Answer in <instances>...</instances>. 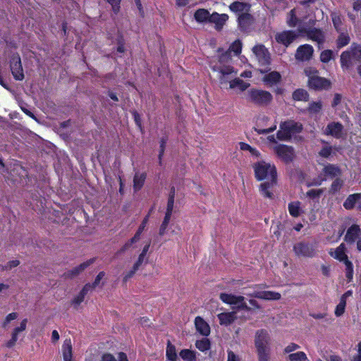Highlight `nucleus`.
Here are the masks:
<instances>
[{
	"mask_svg": "<svg viewBox=\"0 0 361 361\" xmlns=\"http://www.w3.org/2000/svg\"><path fill=\"white\" fill-rule=\"evenodd\" d=\"M179 355L185 361L196 360V353L189 349L182 350L180 352Z\"/></svg>",
	"mask_w": 361,
	"mask_h": 361,
	"instance_id": "37",
	"label": "nucleus"
},
{
	"mask_svg": "<svg viewBox=\"0 0 361 361\" xmlns=\"http://www.w3.org/2000/svg\"><path fill=\"white\" fill-rule=\"evenodd\" d=\"M259 71L264 74L262 80L267 86L271 87L281 81V75L277 71H271L267 73V70L266 68H260Z\"/></svg>",
	"mask_w": 361,
	"mask_h": 361,
	"instance_id": "19",
	"label": "nucleus"
},
{
	"mask_svg": "<svg viewBox=\"0 0 361 361\" xmlns=\"http://www.w3.org/2000/svg\"><path fill=\"white\" fill-rule=\"evenodd\" d=\"M334 58V52L331 50H324L320 54V61L323 63H328Z\"/></svg>",
	"mask_w": 361,
	"mask_h": 361,
	"instance_id": "43",
	"label": "nucleus"
},
{
	"mask_svg": "<svg viewBox=\"0 0 361 361\" xmlns=\"http://www.w3.org/2000/svg\"><path fill=\"white\" fill-rule=\"evenodd\" d=\"M91 290V284H86L82 290L74 298L73 303L78 306L85 299L86 294Z\"/></svg>",
	"mask_w": 361,
	"mask_h": 361,
	"instance_id": "33",
	"label": "nucleus"
},
{
	"mask_svg": "<svg viewBox=\"0 0 361 361\" xmlns=\"http://www.w3.org/2000/svg\"><path fill=\"white\" fill-rule=\"evenodd\" d=\"M300 348V346L295 343L288 344L284 349V352L290 354L291 353L297 350Z\"/></svg>",
	"mask_w": 361,
	"mask_h": 361,
	"instance_id": "58",
	"label": "nucleus"
},
{
	"mask_svg": "<svg viewBox=\"0 0 361 361\" xmlns=\"http://www.w3.org/2000/svg\"><path fill=\"white\" fill-rule=\"evenodd\" d=\"M105 274L104 272H100L98 274L97 277L94 279V283L91 285V290L98 286L100 283L101 280L104 277Z\"/></svg>",
	"mask_w": 361,
	"mask_h": 361,
	"instance_id": "59",
	"label": "nucleus"
},
{
	"mask_svg": "<svg viewBox=\"0 0 361 361\" xmlns=\"http://www.w3.org/2000/svg\"><path fill=\"white\" fill-rule=\"evenodd\" d=\"M288 208L290 214L293 217H298L303 212L301 203L298 201L290 202Z\"/></svg>",
	"mask_w": 361,
	"mask_h": 361,
	"instance_id": "31",
	"label": "nucleus"
},
{
	"mask_svg": "<svg viewBox=\"0 0 361 361\" xmlns=\"http://www.w3.org/2000/svg\"><path fill=\"white\" fill-rule=\"evenodd\" d=\"M239 146L241 150L249 152L250 154L254 157L258 158L261 155L260 152L256 148L251 147L250 145L245 142H240Z\"/></svg>",
	"mask_w": 361,
	"mask_h": 361,
	"instance_id": "38",
	"label": "nucleus"
},
{
	"mask_svg": "<svg viewBox=\"0 0 361 361\" xmlns=\"http://www.w3.org/2000/svg\"><path fill=\"white\" fill-rule=\"evenodd\" d=\"M226 361H240V358L238 355L235 354L232 350H228Z\"/></svg>",
	"mask_w": 361,
	"mask_h": 361,
	"instance_id": "56",
	"label": "nucleus"
},
{
	"mask_svg": "<svg viewBox=\"0 0 361 361\" xmlns=\"http://www.w3.org/2000/svg\"><path fill=\"white\" fill-rule=\"evenodd\" d=\"M343 184V182L342 180L338 178L336 179L331 185V190L334 192L338 191L341 188Z\"/></svg>",
	"mask_w": 361,
	"mask_h": 361,
	"instance_id": "54",
	"label": "nucleus"
},
{
	"mask_svg": "<svg viewBox=\"0 0 361 361\" xmlns=\"http://www.w3.org/2000/svg\"><path fill=\"white\" fill-rule=\"evenodd\" d=\"M212 69L218 73V78L221 85L229 84L230 89H237L241 92L245 91L250 86V83L235 78L237 72L230 65L210 64Z\"/></svg>",
	"mask_w": 361,
	"mask_h": 361,
	"instance_id": "2",
	"label": "nucleus"
},
{
	"mask_svg": "<svg viewBox=\"0 0 361 361\" xmlns=\"http://www.w3.org/2000/svg\"><path fill=\"white\" fill-rule=\"evenodd\" d=\"M92 263V261H87L85 262H83L80 264L79 266H77L74 267L71 271V276H75L79 274L80 272L84 271L90 264Z\"/></svg>",
	"mask_w": 361,
	"mask_h": 361,
	"instance_id": "44",
	"label": "nucleus"
},
{
	"mask_svg": "<svg viewBox=\"0 0 361 361\" xmlns=\"http://www.w3.org/2000/svg\"><path fill=\"white\" fill-rule=\"evenodd\" d=\"M323 133L326 135H330L335 138H341L344 135V129L341 123L333 121L326 126Z\"/></svg>",
	"mask_w": 361,
	"mask_h": 361,
	"instance_id": "16",
	"label": "nucleus"
},
{
	"mask_svg": "<svg viewBox=\"0 0 361 361\" xmlns=\"http://www.w3.org/2000/svg\"><path fill=\"white\" fill-rule=\"evenodd\" d=\"M209 12L204 8L198 9L194 14L195 19L199 23L209 21Z\"/></svg>",
	"mask_w": 361,
	"mask_h": 361,
	"instance_id": "34",
	"label": "nucleus"
},
{
	"mask_svg": "<svg viewBox=\"0 0 361 361\" xmlns=\"http://www.w3.org/2000/svg\"><path fill=\"white\" fill-rule=\"evenodd\" d=\"M303 20V15L300 8L293 9L287 17V24L290 27H295Z\"/></svg>",
	"mask_w": 361,
	"mask_h": 361,
	"instance_id": "22",
	"label": "nucleus"
},
{
	"mask_svg": "<svg viewBox=\"0 0 361 361\" xmlns=\"http://www.w3.org/2000/svg\"><path fill=\"white\" fill-rule=\"evenodd\" d=\"M18 317V314L17 312L9 313L6 316L5 319H4L2 322V326L4 328H7L11 322L17 319Z\"/></svg>",
	"mask_w": 361,
	"mask_h": 361,
	"instance_id": "45",
	"label": "nucleus"
},
{
	"mask_svg": "<svg viewBox=\"0 0 361 361\" xmlns=\"http://www.w3.org/2000/svg\"><path fill=\"white\" fill-rule=\"evenodd\" d=\"M11 70L13 77L16 80H22L24 78L21 61L18 55H15L13 56L11 61Z\"/></svg>",
	"mask_w": 361,
	"mask_h": 361,
	"instance_id": "20",
	"label": "nucleus"
},
{
	"mask_svg": "<svg viewBox=\"0 0 361 361\" xmlns=\"http://www.w3.org/2000/svg\"><path fill=\"white\" fill-rule=\"evenodd\" d=\"M107 2L111 6L114 12H118L119 10V5L121 0H106Z\"/></svg>",
	"mask_w": 361,
	"mask_h": 361,
	"instance_id": "61",
	"label": "nucleus"
},
{
	"mask_svg": "<svg viewBox=\"0 0 361 361\" xmlns=\"http://www.w3.org/2000/svg\"><path fill=\"white\" fill-rule=\"evenodd\" d=\"M331 151L332 149L331 147L325 146L321 149L319 154L323 157H328L331 155Z\"/></svg>",
	"mask_w": 361,
	"mask_h": 361,
	"instance_id": "60",
	"label": "nucleus"
},
{
	"mask_svg": "<svg viewBox=\"0 0 361 361\" xmlns=\"http://www.w3.org/2000/svg\"><path fill=\"white\" fill-rule=\"evenodd\" d=\"M229 8L231 11L238 13V16L239 14L248 12L250 9L248 4L238 1L231 4Z\"/></svg>",
	"mask_w": 361,
	"mask_h": 361,
	"instance_id": "30",
	"label": "nucleus"
},
{
	"mask_svg": "<svg viewBox=\"0 0 361 361\" xmlns=\"http://www.w3.org/2000/svg\"><path fill=\"white\" fill-rule=\"evenodd\" d=\"M247 99L259 105H266L272 100L271 94L263 90L251 89L247 92Z\"/></svg>",
	"mask_w": 361,
	"mask_h": 361,
	"instance_id": "7",
	"label": "nucleus"
},
{
	"mask_svg": "<svg viewBox=\"0 0 361 361\" xmlns=\"http://www.w3.org/2000/svg\"><path fill=\"white\" fill-rule=\"evenodd\" d=\"M221 325L228 326L232 324L236 319L235 312H222L217 315Z\"/></svg>",
	"mask_w": 361,
	"mask_h": 361,
	"instance_id": "28",
	"label": "nucleus"
},
{
	"mask_svg": "<svg viewBox=\"0 0 361 361\" xmlns=\"http://www.w3.org/2000/svg\"><path fill=\"white\" fill-rule=\"evenodd\" d=\"M252 53L255 56L259 66H266L270 63V55L268 50L262 44H257L252 48Z\"/></svg>",
	"mask_w": 361,
	"mask_h": 361,
	"instance_id": "14",
	"label": "nucleus"
},
{
	"mask_svg": "<svg viewBox=\"0 0 361 361\" xmlns=\"http://www.w3.org/2000/svg\"><path fill=\"white\" fill-rule=\"evenodd\" d=\"M276 129V123L273 124L271 127H269L268 128H259L258 126H257V127L255 128V130L259 135L267 134V133H271V132L274 131Z\"/></svg>",
	"mask_w": 361,
	"mask_h": 361,
	"instance_id": "51",
	"label": "nucleus"
},
{
	"mask_svg": "<svg viewBox=\"0 0 361 361\" xmlns=\"http://www.w3.org/2000/svg\"><path fill=\"white\" fill-rule=\"evenodd\" d=\"M264 143L269 147L270 149L271 146H276L278 145L276 142V139L274 135L267 136L264 140Z\"/></svg>",
	"mask_w": 361,
	"mask_h": 361,
	"instance_id": "55",
	"label": "nucleus"
},
{
	"mask_svg": "<svg viewBox=\"0 0 361 361\" xmlns=\"http://www.w3.org/2000/svg\"><path fill=\"white\" fill-rule=\"evenodd\" d=\"M332 21H333V23L334 25V27H336V29L337 30H341V25L342 24V18L341 17L336 14V13H333L332 16Z\"/></svg>",
	"mask_w": 361,
	"mask_h": 361,
	"instance_id": "52",
	"label": "nucleus"
},
{
	"mask_svg": "<svg viewBox=\"0 0 361 361\" xmlns=\"http://www.w3.org/2000/svg\"><path fill=\"white\" fill-rule=\"evenodd\" d=\"M195 324L197 331L203 336H208L210 333L209 324L200 317L195 319Z\"/></svg>",
	"mask_w": 361,
	"mask_h": 361,
	"instance_id": "26",
	"label": "nucleus"
},
{
	"mask_svg": "<svg viewBox=\"0 0 361 361\" xmlns=\"http://www.w3.org/2000/svg\"><path fill=\"white\" fill-rule=\"evenodd\" d=\"M101 361H116L115 357L111 354H104Z\"/></svg>",
	"mask_w": 361,
	"mask_h": 361,
	"instance_id": "64",
	"label": "nucleus"
},
{
	"mask_svg": "<svg viewBox=\"0 0 361 361\" xmlns=\"http://www.w3.org/2000/svg\"><path fill=\"white\" fill-rule=\"evenodd\" d=\"M171 216V214H169L167 213L165 214L164 221H163V222L160 226V228H159V235H164L166 230L167 228V226L169 225V223L170 221Z\"/></svg>",
	"mask_w": 361,
	"mask_h": 361,
	"instance_id": "48",
	"label": "nucleus"
},
{
	"mask_svg": "<svg viewBox=\"0 0 361 361\" xmlns=\"http://www.w3.org/2000/svg\"><path fill=\"white\" fill-rule=\"evenodd\" d=\"M173 204H174V197H173V195H172L169 198L166 213L172 214V212H173Z\"/></svg>",
	"mask_w": 361,
	"mask_h": 361,
	"instance_id": "57",
	"label": "nucleus"
},
{
	"mask_svg": "<svg viewBox=\"0 0 361 361\" xmlns=\"http://www.w3.org/2000/svg\"><path fill=\"white\" fill-rule=\"evenodd\" d=\"M242 44L240 41H235L230 47L228 51L222 55L218 61H212L211 64L220 65L221 61L223 65H228V61L231 58V53L233 52L235 55H238L241 52Z\"/></svg>",
	"mask_w": 361,
	"mask_h": 361,
	"instance_id": "17",
	"label": "nucleus"
},
{
	"mask_svg": "<svg viewBox=\"0 0 361 361\" xmlns=\"http://www.w3.org/2000/svg\"><path fill=\"white\" fill-rule=\"evenodd\" d=\"M360 234V229L357 225H352L348 230L345 236V240L348 243H354Z\"/></svg>",
	"mask_w": 361,
	"mask_h": 361,
	"instance_id": "27",
	"label": "nucleus"
},
{
	"mask_svg": "<svg viewBox=\"0 0 361 361\" xmlns=\"http://www.w3.org/2000/svg\"><path fill=\"white\" fill-rule=\"evenodd\" d=\"M350 42V37L347 34L342 33L338 38L337 45L338 47H343L347 45Z\"/></svg>",
	"mask_w": 361,
	"mask_h": 361,
	"instance_id": "49",
	"label": "nucleus"
},
{
	"mask_svg": "<svg viewBox=\"0 0 361 361\" xmlns=\"http://www.w3.org/2000/svg\"><path fill=\"white\" fill-rule=\"evenodd\" d=\"M166 357L170 361H176L177 359L176 350L173 345H172L169 341L168 342L167 348H166Z\"/></svg>",
	"mask_w": 361,
	"mask_h": 361,
	"instance_id": "40",
	"label": "nucleus"
},
{
	"mask_svg": "<svg viewBox=\"0 0 361 361\" xmlns=\"http://www.w3.org/2000/svg\"><path fill=\"white\" fill-rule=\"evenodd\" d=\"M146 175L145 173H136L133 179V188L135 190H139L143 186Z\"/></svg>",
	"mask_w": 361,
	"mask_h": 361,
	"instance_id": "35",
	"label": "nucleus"
},
{
	"mask_svg": "<svg viewBox=\"0 0 361 361\" xmlns=\"http://www.w3.org/2000/svg\"><path fill=\"white\" fill-rule=\"evenodd\" d=\"M259 361H269V349L257 350Z\"/></svg>",
	"mask_w": 361,
	"mask_h": 361,
	"instance_id": "53",
	"label": "nucleus"
},
{
	"mask_svg": "<svg viewBox=\"0 0 361 361\" xmlns=\"http://www.w3.org/2000/svg\"><path fill=\"white\" fill-rule=\"evenodd\" d=\"M293 250L300 257H313L316 254V247L311 243H298L294 245Z\"/></svg>",
	"mask_w": 361,
	"mask_h": 361,
	"instance_id": "12",
	"label": "nucleus"
},
{
	"mask_svg": "<svg viewBox=\"0 0 361 361\" xmlns=\"http://www.w3.org/2000/svg\"><path fill=\"white\" fill-rule=\"evenodd\" d=\"M255 176L258 180H264L260 185V192L264 197L271 198L270 189L276 183V169L274 164L264 160L255 162L253 166Z\"/></svg>",
	"mask_w": 361,
	"mask_h": 361,
	"instance_id": "1",
	"label": "nucleus"
},
{
	"mask_svg": "<svg viewBox=\"0 0 361 361\" xmlns=\"http://www.w3.org/2000/svg\"><path fill=\"white\" fill-rule=\"evenodd\" d=\"M323 171L326 176L336 177L340 175L341 170L335 165L329 164L324 166Z\"/></svg>",
	"mask_w": 361,
	"mask_h": 361,
	"instance_id": "36",
	"label": "nucleus"
},
{
	"mask_svg": "<svg viewBox=\"0 0 361 361\" xmlns=\"http://www.w3.org/2000/svg\"><path fill=\"white\" fill-rule=\"evenodd\" d=\"M141 233H139V232H136L135 235L130 238L123 247L122 248V251H125L126 250H128L133 243H137V241L140 240V236H141Z\"/></svg>",
	"mask_w": 361,
	"mask_h": 361,
	"instance_id": "46",
	"label": "nucleus"
},
{
	"mask_svg": "<svg viewBox=\"0 0 361 361\" xmlns=\"http://www.w3.org/2000/svg\"><path fill=\"white\" fill-rule=\"evenodd\" d=\"M346 209H351L354 207L361 208V193L350 195L343 203Z\"/></svg>",
	"mask_w": 361,
	"mask_h": 361,
	"instance_id": "23",
	"label": "nucleus"
},
{
	"mask_svg": "<svg viewBox=\"0 0 361 361\" xmlns=\"http://www.w3.org/2000/svg\"><path fill=\"white\" fill-rule=\"evenodd\" d=\"M287 360L288 361H309L306 354L302 351L289 354Z\"/></svg>",
	"mask_w": 361,
	"mask_h": 361,
	"instance_id": "39",
	"label": "nucleus"
},
{
	"mask_svg": "<svg viewBox=\"0 0 361 361\" xmlns=\"http://www.w3.org/2000/svg\"><path fill=\"white\" fill-rule=\"evenodd\" d=\"M269 337L266 331L260 330L256 333L255 336V347L257 350L268 349Z\"/></svg>",
	"mask_w": 361,
	"mask_h": 361,
	"instance_id": "21",
	"label": "nucleus"
},
{
	"mask_svg": "<svg viewBox=\"0 0 361 361\" xmlns=\"http://www.w3.org/2000/svg\"><path fill=\"white\" fill-rule=\"evenodd\" d=\"M219 298L223 302L232 306L233 308L250 310L246 304L245 297L242 295L222 293L220 294Z\"/></svg>",
	"mask_w": 361,
	"mask_h": 361,
	"instance_id": "8",
	"label": "nucleus"
},
{
	"mask_svg": "<svg viewBox=\"0 0 361 361\" xmlns=\"http://www.w3.org/2000/svg\"><path fill=\"white\" fill-rule=\"evenodd\" d=\"M345 300L344 299H341L340 302L337 305L335 310V314L337 317L341 316L345 312Z\"/></svg>",
	"mask_w": 361,
	"mask_h": 361,
	"instance_id": "50",
	"label": "nucleus"
},
{
	"mask_svg": "<svg viewBox=\"0 0 361 361\" xmlns=\"http://www.w3.org/2000/svg\"><path fill=\"white\" fill-rule=\"evenodd\" d=\"M300 36L298 33V30L292 31V30H284L279 32H277L275 35L276 41L285 46L286 47H288L295 39Z\"/></svg>",
	"mask_w": 361,
	"mask_h": 361,
	"instance_id": "13",
	"label": "nucleus"
},
{
	"mask_svg": "<svg viewBox=\"0 0 361 361\" xmlns=\"http://www.w3.org/2000/svg\"><path fill=\"white\" fill-rule=\"evenodd\" d=\"M293 98L294 100L297 101H307L308 99V94L306 90L298 89L293 93Z\"/></svg>",
	"mask_w": 361,
	"mask_h": 361,
	"instance_id": "41",
	"label": "nucleus"
},
{
	"mask_svg": "<svg viewBox=\"0 0 361 361\" xmlns=\"http://www.w3.org/2000/svg\"><path fill=\"white\" fill-rule=\"evenodd\" d=\"M61 353L63 361H73V348L71 339H66L61 347Z\"/></svg>",
	"mask_w": 361,
	"mask_h": 361,
	"instance_id": "25",
	"label": "nucleus"
},
{
	"mask_svg": "<svg viewBox=\"0 0 361 361\" xmlns=\"http://www.w3.org/2000/svg\"><path fill=\"white\" fill-rule=\"evenodd\" d=\"M357 62H361V44H353L341 55V65L343 71L350 69Z\"/></svg>",
	"mask_w": 361,
	"mask_h": 361,
	"instance_id": "3",
	"label": "nucleus"
},
{
	"mask_svg": "<svg viewBox=\"0 0 361 361\" xmlns=\"http://www.w3.org/2000/svg\"><path fill=\"white\" fill-rule=\"evenodd\" d=\"M254 290L252 293H247L250 297L257 298L265 300H279L281 299V295L279 293L262 290L261 286L256 285L253 287Z\"/></svg>",
	"mask_w": 361,
	"mask_h": 361,
	"instance_id": "10",
	"label": "nucleus"
},
{
	"mask_svg": "<svg viewBox=\"0 0 361 361\" xmlns=\"http://www.w3.org/2000/svg\"><path fill=\"white\" fill-rule=\"evenodd\" d=\"M329 253L332 257L345 264L346 277L349 280H351L353 276V266L346 255V247L345 245L342 243L336 249H331Z\"/></svg>",
	"mask_w": 361,
	"mask_h": 361,
	"instance_id": "6",
	"label": "nucleus"
},
{
	"mask_svg": "<svg viewBox=\"0 0 361 361\" xmlns=\"http://www.w3.org/2000/svg\"><path fill=\"white\" fill-rule=\"evenodd\" d=\"M195 346L200 351L204 352L209 349L210 342L207 338H202L196 341Z\"/></svg>",
	"mask_w": 361,
	"mask_h": 361,
	"instance_id": "42",
	"label": "nucleus"
},
{
	"mask_svg": "<svg viewBox=\"0 0 361 361\" xmlns=\"http://www.w3.org/2000/svg\"><path fill=\"white\" fill-rule=\"evenodd\" d=\"M302 128V125L294 121L282 122L276 133L277 138L283 141L289 140L293 136L300 133Z\"/></svg>",
	"mask_w": 361,
	"mask_h": 361,
	"instance_id": "4",
	"label": "nucleus"
},
{
	"mask_svg": "<svg viewBox=\"0 0 361 361\" xmlns=\"http://www.w3.org/2000/svg\"><path fill=\"white\" fill-rule=\"evenodd\" d=\"M238 23L240 27L246 30L252 23V18L248 12L239 14Z\"/></svg>",
	"mask_w": 361,
	"mask_h": 361,
	"instance_id": "32",
	"label": "nucleus"
},
{
	"mask_svg": "<svg viewBox=\"0 0 361 361\" xmlns=\"http://www.w3.org/2000/svg\"><path fill=\"white\" fill-rule=\"evenodd\" d=\"M298 33L300 36H305L308 39L316 42L319 46L323 44L324 41V35L322 30L317 28L307 27L300 26Z\"/></svg>",
	"mask_w": 361,
	"mask_h": 361,
	"instance_id": "9",
	"label": "nucleus"
},
{
	"mask_svg": "<svg viewBox=\"0 0 361 361\" xmlns=\"http://www.w3.org/2000/svg\"><path fill=\"white\" fill-rule=\"evenodd\" d=\"M322 108V104L321 102H313L310 104L308 107V111L312 114H316L321 111Z\"/></svg>",
	"mask_w": 361,
	"mask_h": 361,
	"instance_id": "47",
	"label": "nucleus"
},
{
	"mask_svg": "<svg viewBox=\"0 0 361 361\" xmlns=\"http://www.w3.org/2000/svg\"><path fill=\"white\" fill-rule=\"evenodd\" d=\"M305 74L308 78V85L314 90H322L330 87L331 82L327 79L319 76L318 71L312 67H307Z\"/></svg>",
	"mask_w": 361,
	"mask_h": 361,
	"instance_id": "5",
	"label": "nucleus"
},
{
	"mask_svg": "<svg viewBox=\"0 0 361 361\" xmlns=\"http://www.w3.org/2000/svg\"><path fill=\"white\" fill-rule=\"evenodd\" d=\"M271 149L283 161H291L295 157V152L292 147L286 145H277L271 146Z\"/></svg>",
	"mask_w": 361,
	"mask_h": 361,
	"instance_id": "11",
	"label": "nucleus"
},
{
	"mask_svg": "<svg viewBox=\"0 0 361 361\" xmlns=\"http://www.w3.org/2000/svg\"><path fill=\"white\" fill-rule=\"evenodd\" d=\"M147 222H148V216H146L143 219V221L141 223V224L140 225V226H139V228H138L137 231L142 233L143 232V231L145 230Z\"/></svg>",
	"mask_w": 361,
	"mask_h": 361,
	"instance_id": "62",
	"label": "nucleus"
},
{
	"mask_svg": "<svg viewBox=\"0 0 361 361\" xmlns=\"http://www.w3.org/2000/svg\"><path fill=\"white\" fill-rule=\"evenodd\" d=\"M59 332L56 330H54L51 332V341L55 343L59 340Z\"/></svg>",
	"mask_w": 361,
	"mask_h": 361,
	"instance_id": "63",
	"label": "nucleus"
},
{
	"mask_svg": "<svg viewBox=\"0 0 361 361\" xmlns=\"http://www.w3.org/2000/svg\"><path fill=\"white\" fill-rule=\"evenodd\" d=\"M27 319H23L12 330L11 338L6 343L8 348L13 347L20 337L21 334L26 330Z\"/></svg>",
	"mask_w": 361,
	"mask_h": 361,
	"instance_id": "15",
	"label": "nucleus"
},
{
	"mask_svg": "<svg viewBox=\"0 0 361 361\" xmlns=\"http://www.w3.org/2000/svg\"><path fill=\"white\" fill-rule=\"evenodd\" d=\"M314 53L313 47L310 44H303L298 47L295 57L301 61H309L312 59Z\"/></svg>",
	"mask_w": 361,
	"mask_h": 361,
	"instance_id": "18",
	"label": "nucleus"
},
{
	"mask_svg": "<svg viewBox=\"0 0 361 361\" xmlns=\"http://www.w3.org/2000/svg\"><path fill=\"white\" fill-rule=\"evenodd\" d=\"M228 19V16L227 14H219L214 12L210 15L209 22L214 23L216 30H221Z\"/></svg>",
	"mask_w": 361,
	"mask_h": 361,
	"instance_id": "24",
	"label": "nucleus"
},
{
	"mask_svg": "<svg viewBox=\"0 0 361 361\" xmlns=\"http://www.w3.org/2000/svg\"><path fill=\"white\" fill-rule=\"evenodd\" d=\"M149 243H147L145 247H143V250L141 252V254L140 255L139 257H138V259H137V262L135 264L134 267H133V270L130 271L128 274H127L125 276H124V280L126 281L128 280L129 278H130L132 276V275L135 272V271L137 269V268L139 267V266L143 262V259L145 258V256L146 255L147 252H148V250L149 248Z\"/></svg>",
	"mask_w": 361,
	"mask_h": 361,
	"instance_id": "29",
	"label": "nucleus"
}]
</instances>
